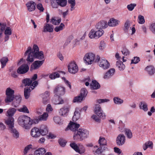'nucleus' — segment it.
Returning <instances> with one entry per match:
<instances>
[{"instance_id":"48","label":"nucleus","mask_w":155,"mask_h":155,"mask_svg":"<svg viewBox=\"0 0 155 155\" xmlns=\"http://www.w3.org/2000/svg\"><path fill=\"white\" fill-rule=\"evenodd\" d=\"M48 117V114L46 113H44L42 115L39 117V119L40 120L45 121L47 120Z\"/></svg>"},{"instance_id":"13","label":"nucleus","mask_w":155,"mask_h":155,"mask_svg":"<svg viewBox=\"0 0 155 155\" xmlns=\"http://www.w3.org/2000/svg\"><path fill=\"white\" fill-rule=\"evenodd\" d=\"M125 142V137L123 134H119L116 138V143L118 146H121Z\"/></svg>"},{"instance_id":"61","label":"nucleus","mask_w":155,"mask_h":155,"mask_svg":"<svg viewBox=\"0 0 155 155\" xmlns=\"http://www.w3.org/2000/svg\"><path fill=\"white\" fill-rule=\"evenodd\" d=\"M32 145L31 144H29L25 147L24 152L25 154H26L28 150L32 148Z\"/></svg>"},{"instance_id":"10","label":"nucleus","mask_w":155,"mask_h":155,"mask_svg":"<svg viewBox=\"0 0 155 155\" xmlns=\"http://www.w3.org/2000/svg\"><path fill=\"white\" fill-rule=\"evenodd\" d=\"M69 72L72 74H74L78 71V67L74 61L71 62L68 66Z\"/></svg>"},{"instance_id":"52","label":"nucleus","mask_w":155,"mask_h":155,"mask_svg":"<svg viewBox=\"0 0 155 155\" xmlns=\"http://www.w3.org/2000/svg\"><path fill=\"white\" fill-rule=\"evenodd\" d=\"M149 29L150 31L155 35V22L152 23L150 25Z\"/></svg>"},{"instance_id":"59","label":"nucleus","mask_w":155,"mask_h":155,"mask_svg":"<svg viewBox=\"0 0 155 155\" xmlns=\"http://www.w3.org/2000/svg\"><path fill=\"white\" fill-rule=\"evenodd\" d=\"M41 95L42 99L49 98V93L48 91H46L44 93L42 94Z\"/></svg>"},{"instance_id":"30","label":"nucleus","mask_w":155,"mask_h":155,"mask_svg":"<svg viewBox=\"0 0 155 155\" xmlns=\"http://www.w3.org/2000/svg\"><path fill=\"white\" fill-rule=\"evenodd\" d=\"M139 107L140 109L143 110L145 111H147L148 110L147 104L144 101L140 102L139 104Z\"/></svg>"},{"instance_id":"18","label":"nucleus","mask_w":155,"mask_h":155,"mask_svg":"<svg viewBox=\"0 0 155 155\" xmlns=\"http://www.w3.org/2000/svg\"><path fill=\"white\" fill-rule=\"evenodd\" d=\"M28 10L29 12H32L34 11L35 9L36 4L33 1H30L26 4Z\"/></svg>"},{"instance_id":"37","label":"nucleus","mask_w":155,"mask_h":155,"mask_svg":"<svg viewBox=\"0 0 155 155\" xmlns=\"http://www.w3.org/2000/svg\"><path fill=\"white\" fill-rule=\"evenodd\" d=\"M8 61V59L7 57H4L1 58L0 60L1 64V68H3L6 65Z\"/></svg>"},{"instance_id":"54","label":"nucleus","mask_w":155,"mask_h":155,"mask_svg":"<svg viewBox=\"0 0 155 155\" xmlns=\"http://www.w3.org/2000/svg\"><path fill=\"white\" fill-rule=\"evenodd\" d=\"M138 23L140 24H143L145 22V20L143 16L139 15L138 16Z\"/></svg>"},{"instance_id":"44","label":"nucleus","mask_w":155,"mask_h":155,"mask_svg":"<svg viewBox=\"0 0 155 155\" xmlns=\"http://www.w3.org/2000/svg\"><path fill=\"white\" fill-rule=\"evenodd\" d=\"M64 25L63 23H61L59 26L56 27L54 30L56 32H58L62 30L64 28Z\"/></svg>"},{"instance_id":"55","label":"nucleus","mask_w":155,"mask_h":155,"mask_svg":"<svg viewBox=\"0 0 155 155\" xmlns=\"http://www.w3.org/2000/svg\"><path fill=\"white\" fill-rule=\"evenodd\" d=\"M140 61V58L138 57H134L133 59L131 60V64H136Z\"/></svg>"},{"instance_id":"24","label":"nucleus","mask_w":155,"mask_h":155,"mask_svg":"<svg viewBox=\"0 0 155 155\" xmlns=\"http://www.w3.org/2000/svg\"><path fill=\"white\" fill-rule=\"evenodd\" d=\"M54 28V26L48 23L46 24L44 28V31L52 32L53 31Z\"/></svg>"},{"instance_id":"42","label":"nucleus","mask_w":155,"mask_h":155,"mask_svg":"<svg viewBox=\"0 0 155 155\" xmlns=\"http://www.w3.org/2000/svg\"><path fill=\"white\" fill-rule=\"evenodd\" d=\"M68 2L70 4V6L71 7L70 8L71 11H72L74 9V6L76 4L75 0H68Z\"/></svg>"},{"instance_id":"9","label":"nucleus","mask_w":155,"mask_h":155,"mask_svg":"<svg viewBox=\"0 0 155 155\" xmlns=\"http://www.w3.org/2000/svg\"><path fill=\"white\" fill-rule=\"evenodd\" d=\"M29 67L28 64L24 63L21 65L17 70V72L19 74H25L28 71Z\"/></svg>"},{"instance_id":"43","label":"nucleus","mask_w":155,"mask_h":155,"mask_svg":"<svg viewBox=\"0 0 155 155\" xmlns=\"http://www.w3.org/2000/svg\"><path fill=\"white\" fill-rule=\"evenodd\" d=\"M83 97H81V96L79 95L74 97L73 101L74 103L81 102L83 101Z\"/></svg>"},{"instance_id":"25","label":"nucleus","mask_w":155,"mask_h":155,"mask_svg":"<svg viewBox=\"0 0 155 155\" xmlns=\"http://www.w3.org/2000/svg\"><path fill=\"white\" fill-rule=\"evenodd\" d=\"M91 88L92 89L96 90L100 87V84L96 81H92L90 84Z\"/></svg>"},{"instance_id":"4","label":"nucleus","mask_w":155,"mask_h":155,"mask_svg":"<svg viewBox=\"0 0 155 155\" xmlns=\"http://www.w3.org/2000/svg\"><path fill=\"white\" fill-rule=\"evenodd\" d=\"M95 55L92 53H88L86 54L84 56V59L88 64H90L92 63L94 61V62H98L100 59L99 56L97 55L95 59Z\"/></svg>"},{"instance_id":"15","label":"nucleus","mask_w":155,"mask_h":155,"mask_svg":"<svg viewBox=\"0 0 155 155\" xmlns=\"http://www.w3.org/2000/svg\"><path fill=\"white\" fill-rule=\"evenodd\" d=\"M44 60L35 61L31 65L30 70H35L39 68L43 63Z\"/></svg>"},{"instance_id":"60","label":"nucleus","mask_w":155,"mask_h":155,"mask_svg":"<svg viewBox=\"0 0 155 155\" xmlns=\"http://www.w3.org/2000/svg\"><path fill=\"white\" fill-rule=\"evenodd\" d=\"M12 31L11 29L9 27H7L5 32V35H10L12 34Z\"/></svg>"},{"instance_id":"33","label":"nucleus","mask_w":155,"mask_h":155,"mask_svg":"<svg viewBox=\"0 0 155 155\" xmlns=\"http://www.w3.org/2000/svg\"><path fill=\"white\" fill-rule=\"evenodd\" d=\"M98 143L100 144V146L104 147V146L107 144V142L105 138L103 137H100L98 140Z\"/></svg>"},{"instance_id":"35","label":"nucleus","mask_w":155,"mask_h":155,"mask_svg":"<svg viewBox=\"0 0 155 155\" xmlns=\"http://www.w3.org/2000/svg\"><path fill=\"white\" fill-rule=\"evenodd\" d=\"M61 21V18L56 19L55 17H53L51 18L50 22L54 25H58Z\"/></svg>"},{"instance_id":"56","label":"nucleus","mask_w":155,"mask_h":155,"mask_svg":"<svg viewBox=\"0 0 155 155\" xmlns=\"http://www.w3.org/2000/svg\"><path fill=\"white\" fill-rule=\"evenodd\" d=\"M136 5V4H130L127 5V8L129 11H131L133 10Z\"/></svg>"},{"instance_id":"39","label":"nucleus","mask_w":155,"mask_h":155,"mask_svg":"<svg viewBox=\"0 0 155 155\" xmlns=\"http://www.w3.org/2000/svg\"><path fill=\"white\" fill-rule=\"evenodd\" d=\"M107 149V148L106 147L100 146V147L95 151V153L97 154H100Z\"/></svg>"},{"instance_id":"45","label":"nucleus","mask_w":155,"mask_h":155,"mask_svg":"<svg viewBox=\"0 0 155 155\" xmlns=\"http://www.w3.org/2000/svg\"><path fill=\"white\" fill-rule=\"evenodd\" d=\"M88 36L89 37L91 38H96V36L95 31L94 29H92L89 32Z\"/></svg>"},{"instance_id":"63","label":"nucleus","mask_w":155,"mask_h":155,"mask_svg":"<svg viewBox=\"0 0 155 155\" xmlns=\"http://www.w3.org/2000/svg\"><path fill=\"white\" fill-rule=\"evenodd\" d=\"M37 8L40 12H43L44 11V8L41 4H38L37 5Z\"/></svg>"},{"instance_id":"41","label":"nucleus","mask_w":155,"mask_h":155,"mask_svg":"<svg viewBox=\"0 0 155 155\" xmlns=\"http://www.w3.org/2000/svg\"><path fill=\"white\" fill-rule=\"evenodd\" d=\"M88 92L87 90L85 88H83L81 90V93L80 95L83 97V98H84L87 95Z\"/></svg>"},{"instance_id":"34","label":"nucleus","mask_w":155,"mask_h":155,"mask_svg":"<svg viewBox=\"0 0 155 155\" xmlns=\"http://www.w3.org/2000/svg\"><path fill=\"white\" fill-rule=\"evenodd\" d=\"M16 111V110L14 108H10L7 111V116H8L9 117H12L15 113Z\"/></svg>"},{"instance_id":"8","label":"nucleus","mask_w":155,"mask_h":155,"mask_svg":"<svg viewBox=\"0 0 155 155\" xmlns=\"http://www.w3.org/2000/svg\"><path fill=\"white\" fill-rule=\"evenodd\" d=\"M53 92L57 96L62 95L65 94V89L64 87L58 85L55 87Z\"/></svg>"},{"instance_id":"22","label":"nucleus","mask_w":155,"mask_h":155,"mask_svg":"<svg viewBox=\"0 0 155 155\" xmlns=\"http://www.w3.org/2000/svg\"><path fill=\"white\" fill-rule=\"evenodd\" d=\"M148 74L150 76L154 74L155 72V69L152 65L147 66L145 68Z\"/></svg>"},{"instance_id":"19","label":"nucleus","mask_w":155,"mask_h":155,"mask_svg":"<svg viewBox=\"0 0 155 155\" xmlns=\"http://www.w3.org/2000/svg\"><path fill=\"white\" fill-rule=\"evenodd\" d=\"M115 72L114 68H112L109 70L105 73L104 78L105 79H108L113 75Z\"/></svg>"},{"instance_id":"49","label":"nucleus","mask_w":155,"mask_h":155,"mask_svg":"<svg viewBox=\"0 0 155 155\" xmlns=\"http://www.w3.org/2000/svg\"><path fill=\"white\" fill-rule=\"evenodd\" d=\"M73 38V36L72 35H71L68 37L64 44V46L65 47L68 45L70 43L71 40H72Z\"/></svg>"},{"instance_id":"46","label":"nucleus","mask_w":155,"mask_h":155,"mask_svg":"<svg viewBox=\"0 0 155 155\" xmlns=\"http://www.w3.org/2000/svg\"><path fill=\"white\" fill-rule=\"evenodd\" d=\"M148 147H153V143L152 142L149 141L148 142H146L143 145V148L144 150H146Z\"/></svg>"},{"instance_id":"64","label":"nucleus","mask_w":155,"mask_h":155,"mask_svg":"<svg viewBox=\"0 0 155 155\" xmlns=\"http://www.w3.org/2000/svg\"><path fill=\"white\" fill-rule=\"evenodd\" d=\"M38 83L37 81H35L33 82L32 85H31L29 87L31 89V90H32L35 88V87L38 85Z\"/></svg>"},{"instance_id":"36","label":"nucleus","mask_w":155,"mask_h":155,"mask_svg":"<svg viewBox=\"0 0 155 155\" xmlns=\"http://www.w3.org/2000/svg\"><path fill=\"white\" fill-rule=\"evenodd\" d=\"M22 82L25 86H30L32 83V81L30 78H26L23 80Z\"/></svg>"},{"instance_id":"14","label":"nucleus","mask_w":155,"mask_h":155,"mask_svg":"<svg viewBox=\"0 0 155 155\" xmlns=\"http://www.w3.org/2000/svg\"><path fill=\"white\" fill-rule=\"evenodd\" d=\"M70 125L68 126L67 128L65 129V130H68V128L74 133L77 132L78 130V129L80 127V124H77L75 122H71L70 123Z\"/></svg>"},{"instance_id":"20","label":"nucleus","mask_w":155,"mask_h":155,"mask_svg":"<svg viewBox=\"0 0 155 155\" xmlns=\"http://www.w3.org/2000/svg\"><path fill=\"white\" fill-rule=\"evenodd\" d=\"M52 102L55 104H62L64 103L63 100L59 96L54 97L52 100Z\"/></svg>"},{"instance_id":"29","label":"nucleus","mask_w":155,"mask_h":155,"mask_svg":"<svg viewBox=\"0 0 155 155\" xmlns=\"http://www.w3.org/2000/svg\"><path fill=\"white\" fill-rule=\"evenodd\" d=\"M46 152V150L43 148H40L36 150L34 155H43Z\"/></svg>"},{"instance_id":"26","label":"nucleus","mask_w":155,"mask_h":155,"mask_svg":"<svg viewBox=\"0 0 155 155\" xmlns=\"http://www.w3.org/2000/svg\"><path fill=\"white\" fill-rule=\"evenodd\" d=\"M39 129L41 135L43 136L45 135L48 133V131L47 128L45 125H42Z\"/></svg>"},{"instance_id":"5","label":"nucleus","mask_w":155,"mask_h":155,"mask_svg":"<svg viewBox=\"0 0 155 155\" xmlns=\"http://www.w3.org/2000/svg\"><path fill=\"white\" fill-rule=\"evenodd\" d=\"M32 51L34 54L35 58L42 60L44 58V55L42 51H39V49L38 46L35 44L33 47L32 49Z\"/></svg>"},{"instance_id":"53","label":"nucleus","mask_w":155,"mask_h":155,"mask_svg":"<svg viewBox=\"0 0 155 155\" xmlns=\"http://www.w3.org/2000/svg\"><path fill=\"white\" fill-rule=\"evenodd\" d=\"M19 111L21 112L28 113H29V110L27 107L25 106H24L23 107L20 108L18 110Z\"/></svg>"},{"instance_id":"3","label":"nucleus","mask_w":155,"mask_h":155,"mask_svg":"<svg viewBox=\"0 0 155 155\" xmlns=\"http://www.w3.org/2000/svg\"><path fill=\"white\" fill-rule=\"evenodd\" d=\"M31 120L30 118L28 116L21 115L18 117V122L20 125L27 129L30 127L33 123Z\"/></svg>"},{"instance_id":"40","label":"nucleus","mask_w":155,"mask_h":155,"mask_svg":"<svg viewBox=\"0 0 155 155\" xmlns=\"http://www.w3.org/2000/svg\"><path fill=\"white\" fill-rule=\"evenodd\" d=\"M56 1L58 5L62 7L65 6L67 3V0H56Z\"/></svg>"},{"instance_id":"23","label":"nucleus","mask_w":155,"mask_h":155,"mask_svg":"<svg viewBox=\"0 0 155 155\" xmlns=\"http://www.w3.org/2000/svg\"><path fill=\"white\" fill-rule=\"evenodd\" d=\"M119 21L114 18H110L108 24L109 26L114 27L118 25Z\"/></svg>"},{"instance_id":"31","label":"nucleus","mask_w":155,"mask_h":155,"mask_svg":"<svg viewBox=\"0 0 155 155\" xmlns=\"http://www.w3.org/2000/svg\"><path fill=\"white\" fill-rule=\"evenodd\" d=\"M31 90L30 87H27L24 89V95L26 99H27L29 97Z\"/></svg>"},{"instance_id":"28","label":"nucleus","mask_w":155,"mask_h":155,"mask_svg":"<svg viewBox=\"0 0 155 155\" xmlns=\"http://www.w3.org/2000/svg\"><path fill=\"white\" fill-rule=\"evenodd\" d=\"M68 111V108L66 107H64L60 109L59 113L60 115L61 116H65L67 115Z\"/></svg>"},{"instance_id":"62","label":"nucleus","mask_w":155,"mask_h":155,"mask_svg":"<svg viewBox=\"0 0 155 155\" xmlns=\"http://www.w3.org/2000/svg\"><path fill=\"white\" fill-rule=\"evenodd\" d=\"M58 143L62 147H64L66 145L65 141L63 139H60L58 140Z\"/></svg>"},{"instance_id":"16","label":"nucleus","mask_w":155,"mask_h":155,"mask_svg":"<svg viewBox=\"0 0 155 155\" xmlns=\"http://www.w3.org/2000/svg\"><path fill=\"white\" fill-rule=\"evenodd\" d=\"M39 128L35 127L33 128L31 132V136L35 138L39 137L41 135L40 132Z\"/></svg>"},{"instance_id":"51","label":"nucleus","mask_w":155,"mask_h":155,"mask_svg":"<svg viewBox=\"0 0 155 155\" xmlns=\"http://www.w3.org/2000/svg\"><path fill=\"white\" fill-rule=\"evenodd\" d=\"M130 26V21L128 20H127L124 24V31L127 32L129 28V27Z\"/></svg>"},{"instance_id":"38","label":"nucleus","mask_w":155,"mask_h":155,"mask_svg":"<svg viewBox=\"0 0 155 155\" xmlns=\"http://www.w3.org/2000/svg\"><path fill=\"white\" fill-rule=\"evenodd\" d=\"M60 77V74L58 72H53L50 74L49 75V78L51 79H54Z\"/></svg>"},{"instance_id":"11","label":"nucleus","mask_w":155,"mask_h":155,"mask_svg":"<svg viewBox=\"0 0 155 155\" xmlns=\"http://www.w3.org/2000/svg\"><path fill=\"white\" fill-rule=\"evenodd\" d=\"M98 62L99 66L104 70L107 69L110 66L109 63L105 58L100 59Z\"/></svg>"},{"instance_id":"12","label":"nucleus","mask_w":155,"mask_h":155,"mask_svg":"<svg viewBox=\"0 0 155 155\" xmlns=\"http://www.w3.org/2000/svg\"><path fill=\"white\" fill-rule=\"evenodd\" d=\"M94 112L95 114L100 118L104 119L105 118L106 115L104 113H103L102 110L100 105L97 104L95 106Z\"/></svg>"},{"instance_id":"32","label":"nucleus","mask_w":155,"mask_h":155,"mask_svg":"<svg viewBox=\"0 0 155 155\" xmlns=\"http://www.w3.org/2000/svg\"><path fill=\"white\" fill-rule=\"evenodd\" d=\"M116 65V67H117L118 68L120 71L124 70L125 68L124 64H123L121 61H117Z\"/></svg>"},{"instance_id":"50","label":"nucleus","mask_w":155,"mask_h":155,"mask_svg":"<svg viewBox=\"0 0 155 155\" xmlns=\"http://www.w3.org/2000/svg\"><path fill=\"white\" fill-rule=\"evenodd\" d=\"M114 101L115 104H121L123 102L122 100L118 97H114Z\"/></svg>"},{"instance_id":"7","label":"nucleus","mask_w":155,"mask_h":155,"mask_svg":"<svg viewBox=\"0 0 155 155\" xmlns=\"http://www.w3.org/2000/svg\"><path fill=\"white\" fill-rule=\"evenodd\" d=\"M27 54L26 61L28 63H32L34 60L35 57L32 48L31 47H28L25 53V56Z\"/></svg>"},{"instance_id":"2","label":"nucleus","mask_w":155,"mask_h":155,"mask_svg":"<svg viewBox=\"0 0 155 155\" xmlns=\"http://www.w3.org/2000/svg\"><path fill=\"white\" fill-rule=\"evenodd\" d=\"M89 132L84 129H79L74 133L73 139L74 140L82 141L88 137L89 136Z\"/></svg>"},{"instance_id":"57","label":"nucleus","mask_w":155,"mask_h":155,"mask_svg":"<svg viewBox=\"0 0 155 155\" xmlns=\"http://www.w3.org/2000/svg\"><path fill=\"white\" fill-rule=\"evenodd\" d=\"M125 134L129 138H130L132 137V133L130 130L129 129H127L126 130Z\"/></svg>"},{"instance_id":"58","label":"nucleus","mask_w":155,"mask_h":155,"mask_svg":"<svg viewBox=\"0 0 155 155\" xmlns=\"http://www.w3.org/2000/svg\"><path fill=\"white\" fill-rule=\"evenodd\" d=\"M121 52L125 56L129 55L130 53L129 51L126 48H123Z\"/></svg>"},{"instance_id":"21","label":"nucleus","mask_w":155,"mask_h":155,"mask_svg":"<svg viewBox=\"0 0 155 155\" xmlns=\"http://www.w3.org/2000/svg\"><path fill=\"white\" fill-rule=\"evenodd\" d=\"M5 123L8 126L9 129L14 127V119L12 117H9L8 119L5 121Z\"/></svg>"},{"instance_id":"47","label":"nucleus","mask_w":155,"mask_h":155,"mask_svg":"<svg viewBox=\"0 0 155 155\" xmlns=\"http://www.w3.org/2000/svg\"><path fill=\"white\" fill-rule=\"evenodd\" d=\"M95 33L96 38L97 39L102 36L104 33V31L102 29H101V30L99 29L97 31H95Z\"/></svg>"},{"instance_id":"17","label":"nucleus","mask_w":155,"mask_h":155,"mask_svg":"<svg viewBox=\"0 0 155 155\" xmlns=\"http://www.w3.org/2000/svg\"><path fill=\"white\" fill-rule=\"evenodd\" d=\"M95 27L97 29L101 30L102 29H104L107 27V23L105 21H102L97 23Z\"/></svg>"},{"instance_id":"6","label":"nucleus","mask_w":155,"mask_h":155,"mask_svg":"<svg viewBox=\"0 0 155 155\" xmlns=\"http://www.w3.org/2000/svg\"><path fill=\"white\" fill-rule=\"evenodd\" d=\"M70 146L76 152L80 154L84 153L85 151V148L84 146L81 144L77 145L75 143H71Z\"/></svg>"},{"instance_id":"27","label":"nucleus","mask_w":155,"mask_h":155,"mask_svg":"<svg viewBox=\"0 0 155 155\" xmlns=\"http://www.w3.org/2000/svg\"><path fill=\"white\" fill-rule=\"evenodd\" d=\"M9 130L14 138L17 139L19 137V133L14 128V127L11 128Z\"/></svg>"},{"instance_id":"1","label":"nucleus","mask_w":155,"mask_h":155,"mask_svg":"<svg viewBox=\"0 0 155 155\" xmlns=\"http://www.w3.org/2000/svg\"><path fill=\"white\" fill-rule=\"evenodd\" d=\"M14 91L10 88H8L5 91L6 95L5 99V101L6 103L11 102L13 101L12 104V106L15 107H17L20 103L21 100V97L20 95L14 96Z\"/></svg>"}]
</instances>
